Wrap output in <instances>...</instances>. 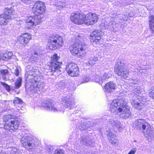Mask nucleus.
I'll use <instances>...</instances> for the list:
<instances>
[{
  "label": "nucleus",
  "instance_id": "1",
  "mask_svg": "<svg viewBox=\"0 0 154 154\" xmlns=\"http://www.w3.org/2000/svg\"><path fill=\"white\" fill-rule=\"evenodd\" d=\"M109 110L112 113L123 119L128 118L131 114L129 108L125 104L123 98L114 100L110 105Z\"/></svg>",
  "mask_w": 154,
  "mask_h": 154
},
{
  "label": "nucleus",
  "instance_id": "2",
  "mask_svg": "<svg viewBox=\"0 0 154 154\" xmlns=\"http://www.w3.org/2000/svg\"><path fill=\"white\" fill-rule=\"evenodd\" d=\"M75 42L70 48L71 54L79 57H83L85 54V51L87 46L85 42L84 38L82 35L77 33L75 35Z\"/></svg>",
  "mask_w": 154,
  "mask_h": 154
},
{
  "label": "nucleus",
  "instance_id": "3",
  "mask_svg": "<svg viewBox=\"0 0 154 154\" xmlns=\"http://www.w3.org/2000/svg\"><path fill=\"white\" fill-rule=\"evenodd\" d=\"M40 72L36 67L30 72L28 77L29 79L30 89L32 92H36L40 87Z\"/></svg>",
  "mask_w": 154,
  "mask_h": 154
},
{
  "label": "nucleus",
  "instance_id": "4",
  "mask_svg": "<svg viewBox=\"0 0 154 154\" xmlns=\"http://www.w3.org/2000/svg\"><path fill=\"white\" fill-rule=\"evenodd\" d=\"M137 128L141 129L143 130V133L147 139H151L153 137L154 132L153 129L150 125L145 121L141 119H140L135 121V125Z\"/></svg>",
  "mask_w": 154,
  "mask_h": 154
},
{
  "label": "nucleus",
  "instance_id": "5",
  "mask_svg": "<svg viewBox=\"0 0 154 154\" xmlns=\"http://www.w3.org/2000/svg\"><path fill=\"white\" fill-rule=\"evenodd\" d=\"M138 85L135 83V95H136L137 96L136 97L137 100H138L140 102H137L135 106V108L138 109L140 110L143 108L146 105V99L144 97H143V95L142 92L143 91V89L142 88L139 86H137Z\"/></svg>",
  "mask_w": 154,
  "mask_h": 154
},
{
  "label": "nucleus",
  "instance_id": "6",
  "mask_svg": "<svg viewBox=\"0 0 154 154\" xmlns=\"http://www.w3.org/2000/svg\"><path fill=\"white\" fill-rule=\"evenodd\" d=\"M42 22V18L40 15L29 16L26 20V28L28 29H32L34 26L40 24Z\"/></svg>",
  "mask_w": 154,
  "mask_h": 154
},
{
  "label": "nucleus",
  "instance_id": "7",
  "mask_svg": "<svg viewBox=\"0 0 154 154\" xmlns=\"http://www.w3.org/2000/svg\"><path fill=\"white\" fill-rule=\"evenodd\" d=\"M63 44L62 38L58 35L50 38L48 44L49 49L54 50L61 47Z\"/></svg>",
  "mask_w": 154,
  "mask_h": 154
},
{
  "label": "nucleus",
  "instance_id": "8",
  "mask_svg": "<svg viewBox=\"0 0 154 154\" xmlns=\"http://www.w3.org/2000/svg\"><path fill=\"white\" fill-rule=\"evenodd\" d=\"M114 72L123 79H126L129 75V72L127 69L124 68L120 62L117 63L115 65Z\"/></svg>",
  "mask_w": 154,
  "mask_h": 154
},
{
  "label": "nucleus",
  "instance_id": "9",
  "mask_svg": "<svg viewBox=\"0 0 154 154\" xmlns=\"http://www.w3.org/2000/svg\"><path fill=\"white\" fill-rule=\"evenodd\" d=\"M85 15L84 14L76 12L71 14L70 19L73 23L77 25H81L85 24Z\"/></svg>",
  "mask_w": 154,
  "mask_h": 154
},
{
  "label": "nucleus",
  "instance_id": "10",
  "mask_svg": "<svg viewBox=\"0 0 154 154\" xmlns=\"http://www.w3.org/2000/svg\"><path fill=\"white\" fill-rule=\"evenodd\" d=\"M21 143L23 146L26 148L30 147H34L35 146L38 145L39 142L36 140H31L29 137L25 136L22 138Z\"/></svg>",
  "mask_w": 154,
  "mask_h": 154
},
{
  "label": "nucleus",
  "instance_id": "11",
  "mask_svg": "<svg viewBox=\"0 0 154 154\" xmlns=\"http://www.w3.org/2000/svg\"><path fill=\"white\" fill-rule=\"evenodd\" d=\"M66 70L71 76H76L79 75V70L77 65L72 62L68 63L66 67Z\"/></svg>",
  "mask_w": 154,
  "mask_h": 154
},
{
  "label": "nucleus",
  "instance_id": "12",
  "mask_svg": "<svg viewBox=\"0 0 154 154\" xmlns=\"http://www.w3.org/2000/svg\"><path fill=\"white\" fill-rule=\"evenodd\" d=\"M33 10L35 11L34 14L40 15L44 14L46 11V7L44 3L37 1L34 4Z\"/></svg>",
  "mask_w": 154,
  "mask_h": 154
},
{
  "label": "nucleus",
  "instance_id": "13",
  "mask_svg": "<svg viewBox=\"0 0 154 154\" xmlns=\"http://www.w3.org/2000/svg\"><path fill=\"white\" fill-rule=\"evenodd\" d=\"M111 71L109 70L107 73L105 72L104 75H94L93 77V80L95 82L100 84H102L105 82L106 79H108L111 76Z\"/></svg>",
  "mask_w": 154,
  "mask_h": 154
},
{
  "label": "nucleus",
  "instance_id": "14",
  "mask_svg": "<svg viewBox=\"0 0 154 154\" xmlns=\"http://www.w3.org/2000/svg\"><path fill=\"white\" fill-rule=\"evenodd\" d=\"M85 16V24L87 25H93L97 23L98 19L97 15L92 13H89Z\"/></svg>",
  "mask_w": 154,
  "mask_h": 154
},
{
  "label": "nucleus",
  "instance_id": "15",
  "mask_svg": "<svg viewBox=\"0 0 154 154\" xmlns=\"http://www.w3.org/2000/svg\"><path fill=\"white\" fill-rule=\"evenodd\" d=\"M32 38L31 34L29 33H26L22 34L17 37V40L21 44L25 46Z\"/></svg>",
  "mask_w": 154,
  "mask_h": 154
},
{
  "label": "nucleus",
  "instance_id": "16",
  "mask_svg": "<svg viewBox=\"0 0 154 154\" xmlns=\"http://www.w3.org/2000/svg\"><path fill=\"white\" fill-rule=\"evenodd\" d=\"M52 58L54 60L53 62L51 63V71L55 72H60L59 69L60 63L57 61L58 57L57 56V54H55L54 55Z\"/></svg>",
  "mask_w": 154,
  "mask_h": 154
},
{
  "label": "nucleus",
  "instance_id": "17",
  "mask_svg": "<svg viewBox=\"0 0 154 154\" xmlns=\"http://www.w3.org/2000/svg\"><path fill=\"white\" fill-rule=\"evenodd\" d=\"M101 32L99 30H96L91 32L90 36L91 41L97 42L101 38Z\"/></svg>",
  "mask_w": 154,
  "mask_h": 154
},
{
  "label": "nucleus",
  "instance_id": "18",
  "mask_svg": "<svg viewBox=\"0 0 154 154\" xmlns=\"http://www.w3.org/2000/svg\"><path fill=\"white\" fill-rule=\"evenodd\" d=\"M116 88V85L112 82H107L104 86L105 91L109 93L113 92Z\"/></svg>",
  "mask_w": 154,
  "mask_h": 154
},
{
  "label": "nucleus",
  "instance_id": "19",
  "mask_svg": "<svg viewBox=\"0 0 154 154\" xmlns=\"http://www.w3.org/2000/svg\"><path fill=\"white\" fill-rule=\"evenodd\" d=\"M5 17L7 20H11V16L15 14V12L12 8H6L4 9Z\"/></svg>",
  "mask_w": 154,
  "mask_h": 154
},
{
  "label": "nucleus",
  "instance_id": "20",
  "mask_svg": "<svg viewBox=\"0 0 154 154\" xmlns=\"http://www.w3.org/2000/svg\"><path fill=\"white\" fill-rule=\"evenodd\" d=\"M108 122L113 127H116L119 131L123 128L120 122L116 119H109Z\"/></svg>",
  "mask_w": 154,
  "mask_h": 154
},
{
  "label": "nucleus",
  "instance_id": "21",
  "mask_svg": "<svg viewBox=\"0 0 154 154\" xmlns=\"http://www.w3.org/2000/svg\"><path fill=\"white\" fill-rule=\"evenodd\" d=\"M107 136L108 138L111 143L113 144H115L118 143L117 137L113 132L109 131L108 132Z\"/></svg>",
  "mask_w": 154,
  "mask_h": 154
},
{
  "label": "nucleus",
  "instance_id": "22",
  "mask_svg": "<svg viewBox=\"0 0 154 154\" xmlns=\"http://www.w3.org/2000/svg\"><path fill=\"white\" fill-rule=\"evenodd\" d=\"M43 106L48 110H51L54 112L57 111V109L54 106L51 102H48L46 103H44Z\"/></svg>",
  "mask_w": 154,
  "mask_h": 154
},
{
  "label": "nucleus",
  "instance_id": "23",
  "mask_svg": "<svg viewBox=\"0 0 154 154\" xmlns=\"http://www.w3.org/2000/svg\"><path fill=\"white\" fill-rule=\"evenodd\" d=\"M82 143L87 146H91L92 142L91 139L88 137H83L82 138L81 141Z\"/></svg>",
  "mask_w": 154,
  "mask_h": 154
},
{
  "label": "nucleus",
  "instance_id": "24",
  "mask_svg": "<svg viewBox=\"0 0 154 154\" xmlns=\"http://www.w3.org/2000/svg\"><path fill=\"white\" fill-rule=\"evenodd\" d=\"M9 124L11 126L10 129L11 130L14 131L17 129L18 127L19 123L15 120H11Z\"/></svg>",
  "mask_w": 154,
  "mask_h": 154
},
{
  "label": "nucleus",
  "instance_id": "25",
  "mask_svg": "<svg viewBox=\"0 0 154 154\" xmlns=\"http://www.w3.org/2000/svg\"><path fill=\"white\" fill-rule=\"evenodd\" d=\"M2 60L5 61L11 59L13 55V53L11 52H7L4 53H2Z\"/></svg>",
  "mask_w": 154,
  "mask_h": 154
},
{
  "label": "nucleus",
  "instance_id": "26",
  "mask_svg": "<svg viewBox=\"0 0 154 154\" xmlns=\"http://www.w3.org/2000/svg\"><path fill=\"white\" fill-rule=\"evenodd\" d=\"M98 60L97 57H93L89 59L88 63H87V65L92 66L95 64V62Z\"/></svg>",
  "mask_w": 154,
  "mask_h": 154
},
{
  "label": "nucleus",
  "instance_id": "27",
  "mask_svg": "<svg viewBox=\"0 0 154 154\" xmlns=\"http://www.w3.org/2000/svg\"><path fill=\"white\" fill-rule=\"evenodd\" d=\"M149 24L151 31L154 32V17L153 16L149 17Z\"/></svg>",
  "mask_w": 154,
  "mask_h": 154
},
{
  "label": "nucleus",
  "instance_id": "28",
  "mask_svg": "<svg viewBox=\"0 0 154 154\" xmlns=\"http://www.w3.org/2000/svg\"><path fill=\"white\" fill-rule=\"evenodd\" d=\"M63 101L65 103L64 105L66 107H71L72 106V103L69 99L66 97H64L63 99Z\"/></svg>",
  "mask_w": 154,
  "mask_h": 154
},
{
  "label": "nucleus",
  "instance_id": "29",
  "mask_svg": "<svg viewBox=\"0 0 154 154\" xmlns=\"http://www.w3.org/2000/svg\"><path fill=\"white\" fill-rule=\"evenodd\" d=\"M5 15H0V25H6L10 20L5 19Z\"/></svg>",
  "mask_w": 154,
  "mask_h": 154
},
{
  "label": "nucleus",
  "instance_id": "30",
  "mask_svg": "<svg viewBox=\"0 0 154 154\" xmlns=\"http://www.w3.org/2000/svg\"><path fill=\"white\" fill-rule=\"evenodd\" d=\"M22 82V79L20 77L19 78L15 83V88H18L21 86Z\"/></svg>",
  "mask_w": 154,
  "mask_h": 154
},
{
  "label": "nucleus",
  "instance_id": "31",
  "mask_svg": "<svg viewBox=\"0 0 154 154\" xmlns=\"http://www.w3.org/2000/svg\"><path fill=\"white\" fill-rule=\"evenodd\" d=\"M150 66L149 65H145L144 66H143L142 67L141 66H140V69L139 71L141 73H142V72H144L143 71H141V70H146L147 69H150Z\"/></svg>",
  "mask_w": 154,
  "mask_h": 154
},
{
  "label": "nucleus",
  "instance_id": "32",
  "mask_svg": "<svg viewBox=\"0 0 154 154\" xmlns=\"http://www.w3.org/2000/svg\"><path fill=\"white\" fill-rule=\"evenodd\" d=\"M11 153V154H18L19 150L15 147H12L10 148Z\"/></svg>",
  "mask_w": 154,
  "mask_h": 154
},
{
  "label": "nucleus",
  "instance_id": "33",
  "mask_svg": "<svg viewBox=\"0 0 154 154\" xmlns=\"http://www.w3.org/2000/svg\"><path fill=\"white\" fill-rule=\"evenodd\" d=\"M12 116L10 115L5 116L4 117L3 120L5 122V123H8V122H9L10 123Z\"/></svg>",
  "mask_w": 154,
  "mask_h": 154
},
{
  "label": "nucleus",
  "instance_id": "34",
  "mask_svg": "<svg viewBox=\"0 0 154 154\" xmlns=\"http://www.w3.org/2000/svg\"><path fill=\"white\" fill-rule=\"evenodd\" d=\"M90 80V79L88 77L85 75L83 77L82 79V83H85L89 82Z\"/></svg>",
  "mask_w": 154,
  "mask_h": 154
},
{
  "label": "nucleus",
  "instance_id": "35",
  "mask_svg": "<svg viewBox=\"0 0 154 154\" xmlns=\"http://www.w3.org/2000/svg\"><path fill=\"white\" fill-rule=\"evenodd\" d=\"M1 84L4 86L6 90L9 91L10 90V86L7 84L3 82H1Z\"/></svg>",
  "mask_w": 154,
  "mask_h": 154
},
{
  "label": "nucleus",
  "instance_id": "36",
  "mask_svg": "<svg viewBox=\"0 0 154 154\" xmlns=\"http://www.w3.org/2000/svg\"><path fill=\"white\" fill-rule=\"evenodd\" d=\"M10 125L9 123H6L4 127V129L7 131L11 130L10 129Z\"/></svg>",
  "mask_w": 154,
  "mask_h": 154
},
{
  "label": "nucleus",
  "instance_id": "37",
  "mask_svg": "<svg viewBox=\"0 0 154 154\" xmlns=\"http://www.w3.org/2000/svg\"><path fill=\"white\" fill-rule=\"evenodd\" d=\"M22 101V100L21 99L18 97H16L14 100V103H21Z\"/></svg>",
  "mask_w": 154,
  "mask_h": 154
},
{
  "label": "nucleus",
  "instance_id": "38",
  "mask_svg": "<svg viewBox=\"0 0 154 154\" xmlns=\"http://www.w3.org/2000/svg\"><path fill=\"white\" fill-rule=\"evenodd\" d=\"M54 154H64L62 150H57L55 151Z\"/></svg>",
  "mask_w": 154,
  "mask_h": 154
},
{
  "label": "nucleus",
  "instance_id": "39",
  "mask_svg": "<svg viewBox=\"0 0 154 154\" xmlns=\"http://www.w3.org/2000/svg\"><path fill=\"white\" fill-rule=\"evenodd\" d=\"M1 74L2 75H5L7 74L8 72V70L7 69H3L0 71Z\"/></svg>",
  "mask_w": 154,
  "mask_h": 154
},
{
  "label": "nucleus",
  "instance_id": "40",
  "mask_svg": "<svg viewBox=\"0 0 154 154\" xmlns=\"http://www.w3.org/2000/svg\"><path fill=\"white\" fill-rule=\"evenodd\" d=\"M53 148L51 146H48L47 148V150L48 153H50L52 152Z\"/></svg>",
  "mask_w": 154,
  "mask_h": 154
},
{
  "label": "nucleus",
  "instance_id": "41",
  "mask_svg": "<svg viewBox=\"0 0 154 154\" xmlns=\"http://www.w3.org/2000/svg\"><path fill=\"white\" fill-rule=\"evenodd\" d=\"M149 94L150 97H152L153 98H154V89L152 90L149 92Z\"/></svg>",
  "mask_w": 154,
  "mask_h": 154
},
{
  "label": "nucleus",
  "instance_id": "42",
  "mask_svg": "<svg viewBox=\"0 0 154 154\" xmlns=\"http://www.w3.org/2000/svg\"><path fill=\"white\" fill-rule=\"evenodd\" d=\"M110 21H111L112 24V25H113V27L114 26L116 25V22L115 21L114 19L113 18L111 19Z\"/></svg>",
  "mask_w": 154,
  "mask_h": 154
},
{
  "label": "nucleus",
  "instance_id": "43",
  "mask_svg": "<svg viewBox=\"0 0 154 154\" xmlns=\"http://www.w3.org/2000/svg\"><path fill=\"white\" fill-rule=\"evenodd\" d=\"M15 74L16 76H18L19 74V72L18 69L16 68L15 70Z\"/></svg>",
  "mask_w": 154,
  "mask_h": 154
},
{
  "label": "nucleus",
  "instance_id": "44",
  "mask_svg": "<svg viewBox=\"0 0 154 154\" xmlns=\"http://www.w3.org/2000/svg\"><path fill=\"white\" fill-rule=\"evenodd\" d=\"M38 57V56L32 55V58L34 61L36 60Z\"/></svg>",
  "mask_w": 154,
  "mask_h": 154
},
{
  "label": "nucleus",
  "instance_id": "45",
  "mask_svg": "<svg viewBox=\"0 0 154 154\" xmlns=\"http://www.w3.org/2000/svg\"><path fill=\"white\" fill-rule=\"evenodd\" d=\"M112 24L111 21H110L108 24V26L109 27V28H113V25Z\"/></svg>",
  "mask_w": 154,
  "mask_h": 154
},
{
  "label": "nucleus",
  "instance_id": "46",
  "mask_svg": "<svg viewBox=\"0 0 154 154\" xmlns=\"http://www.w3.org/2000/svg\"><path fill=\"white\" fill-rule=\"evenodd\" d=\"M135 151L134 150H132L130 151L128 153V154H134Z\"/></svg>",
  "mask_w": 154,
  "mask_h": 154
},
{
  "label": "nucleus",
  "instance_id": "47",
  "mask_svg": "<svg viewBox=\"0 0 154 154\" xmlns=\"http://www.w3.org/2000/svg\"><path fill=\"white\" fill-rule=\"evenodd\" d=\"M32 55L38 56V53L37 52H35L34 53V54Z\"/></svg>",
  "mask_w": 154,
  "mask_h": 154
},
{
  "label": "nucleus",
  "instance_id": "48",
  "mask_svg": "<svg viewBox=\"0 0 154 154\" xmlns=\"http://www.w3.org/2000/svg\"><path fill=\"white\" fill-rule=\"evenodd\" d=\"M3 54L2 53H0V60L2 59Z\"/></svg>",
  "mask_w": 154,
  "mask_h": 154
},
{
  "label": "nucleus",
  "instance_id": "49",
  "mask_svg": "<svg viewBox=\"0 0 154 154\" xmlns=\"http://www.w3.org/2000/svg\"><path fill=\"white\" fill-rule=\"evenodd\" d=\"M0 154H6L5 152H2L1 151V152H0Z\"/></svg>",
  "mask_w": 154,
  "mask_h": 154
},
{
  "label": "nucleus",
  "instance_id": "50",
  "mask_svg": "<svg viewBox=\"0 0 154 154\" xmlns=\"http://www.w3.org/2000/svg\"><path fill=\"white\" fill-rule=\"evenodd\" d=\"M132 104H133V105H134V103H132Z\"/></svg>",
  "mask_w": 154,
  "mask_h": 154
}]
</instances>
